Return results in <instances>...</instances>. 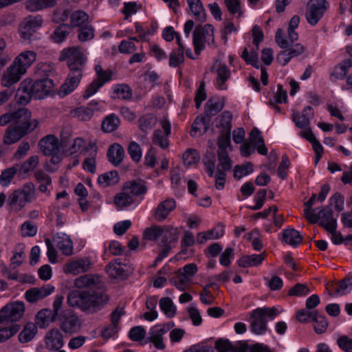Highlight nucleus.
<instances>
[{
    "label": "nucleus",
    "instance_id": "nucleus-1",
    "mask_svg": "<svg viewBox=\"0 0 352 352\" xmlns=\"http://www.w3.org/2000/svg\"><path fill=\"white\" fill-rule=\"evenodd\" d=\"M60 60L65 61L69 73L65 82L60 86L58 95L65 97L74 91L80 84L87 60L85 50L80 47H70L61 52Z\"/></svg>",
    "mask_w": 352,
    "mask_h": 352
},
{
    "label": "nucleus",
    "instance_id": "nucleus-2",
    "mask_svg": "<svg viewBox=\"0 0 352 352\" xmlns=\"http://www.w3.org/2000/svg\"><path fill=\"white\" fill-rule=\"evenodd\" d=\"M10 122L12 124L4 137V142L6 144L16 142L25 134L32 131L38 124L36 120L31 119V112L26 108H20L0 117L1 126H5Z\"/></svg>",
    "mask_w": 352,
    "mask_h": 352
},
{
    "label": "nucleus",
    "instance_id": "nucleus-3",
    "mask_svg": "<svg viewBox=\"0 0 352 352\" xmlns=\"http://www.w3.org/2000/svg\"><path fill=\"white\" fill-rule=\"evenodd\" d=\"M67 304L74 308L80 309L83 311L94 313L108 301V297L102 292L92 293L72 290L67 298Z\"/></svg>",
    "mask_w": 352,
    "mask_h": 352
},
{
    "label": "nucleus",
    "instance_id": "nucleus-4",
    "mask_svg": "<svg viewBox=\"0 0 352 352\" xmlns=\"http://www.w3.org/2000/svg\"><path fill=\"white\" fill-rule=\"evenodd\" d=\"M323 199H309L305 202L304 215L311 223H319L325 230L336 229V220L333 217L332 210L329 208H322L318 212L316 209H311V207L316 205V201Z\"/></svg>",
    "mask_w": 352,
    "mask_h": 352
},
{
    "label": "nucleus",
    "instance_id": "nucleus-5",
    "mask_svg": "<svg viewBox=\"0 0 352 352\" xmlns=\"http://www.w3.org/2000/svg\"><path fill=\"white\" fill-rule=\"evenodd\" d=\"M280 311L276 307H261L252 311L250 318V330L256 335H263L267 330V322L274 320Z\"/></svg>",
    "mask_w": 352,
    "mask_h": 352
},
{
    "label": "nucleus",
    "instance_id": "nucleus-6",
    "mask_svg": "<svg viewBox=\"0 0 352 352\" xmlns=\"http://www.w3.org/2000/svg\"><path fill=\"white\" fill-rule=\"evenodd\" d=\"M214 47V28L210 24L198 25L192 33V44L195 52L199 55L205 48V44Z\"/></svg>",
    "mask_w": 352,
    "mask_h": 352
},
{
    "label": "nucleus",
    "instance_id": "nucleus-7",
    "mask_svg": "<svg viewBox=\"0 0 352 352\" xmlns=\"http://www.w3.org/2000/svg\"><path fill=\"white\" fill-rule=\"evenodd\" d=\"M53 85V81L48 78H45L34 82L29 80H25L21 82V90L32 91L33 98L36 99H42L48 95L51 91Z\"/></svg>",
    "mask_w": 352,
    "mask_h": 352
},
{
    "label": "nucleus",
    "instance_id": "nucleus-8",
    "mask_svg": "<svg viewBox=\"0 0 352 352\" xmlns=\"http://www.w3.org/2000/svg\"><path fill=\"white\" fill-rule=\"evenodd\" d=\"M94 70L96 78L89 85L83 94V98L88 99L98 92V91L112 77V72L109 69L104 70L100 64H97Z\"/></svg>",
    "mask_w": 352,
    "mask_h": 352
},
{
    "label": "nucleus",
    "instance_id": "nucleus-9",
    "mask_svg": "<svg viewBox=\"0 0 352 352\" xmlns=\"http://www.w3.org/2000/svg\"><path fill=\"white\" fill-rule=\"evenodd\" d=\"M43 23V19L41 15H29L26 16L19 26V34L23 42H30L34 33Z\"/></svg>",
    "mask_w": 352,
    "mask_h": 352
},
{
    "label": "nucleus",
    "instance_id": "nucleus-10",
    "mask_svg": "<svg viewBox=\"0 0 352 352\" xmlns=\"http://www.w3.org/2000/svg\"><path fill=\"white\" fill-rule=\"evenodd\" d=\"M328 5L327 0H309L305 12L307 23L316 25L327 11Z\"/></svg>",
    "mask_w": 352,
    "mask_h": 352
},
{
    "label": "nucleus",
    "instance_id": "nucleus-11",
    "mask_svg": "<svg viewBox=\"0 0 352 352\" xmlns=\"http://www.w3.org/2000/svg\"><path fill=\"white\" fill-rule=\"evenodd\" d=\"M60 322V327L66 333L77 332L81 325L78 315L72 310H65L58 318Z\"/></svg>",
    "mask_w": 352,
    "mask_h": 352
},
{
    "label": "nucleus",
    "instance_id": "nucleus-12",
    "mask_svg": "<svg viewBox=\"0 0 352 352\" xmlns=\"http://www.w3.org/2000/svg\"><path fill=\"white\" fill-rule=\"evenodd\" d=\"M147 191L146 183L143 180H131L123 184L122 191L114 198H129L132 196H142Z\"/></svg>",
    "mask_w": 352,
    "mask_h": 352
},
{
    "label": "nucleus",
    "instance_id": "nucleus-13",
    "mask_svg": "<svg viewBox=\"0 0 352 352\" xmlns=\"http://www.w3.org/2000/svg\"><path fill=\"white\" fill-rule=\"evenodd\" d=\"M163 131L160 129L155 130L153 133L152 142L162 149H166L169 146V135L171 132L170 122L166 118H164L160 122Z\"/></svg>",
    "mask_w": 352,
    "mask_h": 352
},
{
    "label": "nucleus",
    "instance_id": "nucleus-14",
    "mask_svg": "<svg viewBox=\"0 0 352 352\" xmlns=\"http://www.w3.org/2000/svg\"><path fill=\"white\" fill-rule=\"evenodd\" d=\"M211 69L217 74L214 82L216 88L219 90H226L228 89L226 82L231 76L230 69L225 63L221 60H216Z\"/></svg>",
    "mask_w": 352,
    "mask_h": 352
},
{
    "label": "nucleus",
    "instance_id": "nucleus-15",
    "mask_svg": "<svg viewBox=\"0 0 352 352\" xmlns=\"http://www.w3.org/2000/svg\"><path fill=\"white\" fill-rule=\"evenodd\" d=\"M93 265L89 257H82L76 260H72L65 264L64 272L66 274L76 275L89 271Z\"/></svg>",
    "mask_w": 352,
    "mask_h": 352
},
{
    "label": "nucleus",
    "instance_id": "nucleus-16",
    "mask_svg": "<svg viewBox=\"0 0 352 352\" xmlns=\"http://www.w3.org/2000/svg\"><path fill=\"white\" fill-rule=\"evenodd\" d=\"M283 32L281 29H278L275 36V40L279 47L285 49L290 58L298 56L305 51L304 47L300 44H290V43L283 38Z\"/></svg>",
    "mask_w": 352,
    "mask_h": 352
},
{
    "label": "nucleus",
    "instance_id": "nucleus-17",
    "mask_svg": "<svg viewBox=\"0 0 352 352\" xmlns=\"http://www.w3.org/2000/svg\"><path fill=\"white\" fill-rule=\"evenodd\" d=\"M25 74L12 63L3 73L1 79V85L10 87L18 82Z\"/></svg>",
    "mask_w": 352,
    "mask_h": 352
},
{
    "label": "nucleus",
    "instance_id": "nucleus-18",
    "mask_svg": "<svg viewBox=\"0 0 352 352\" xmlns=\"http://www.w3.org/2000/svg\"><path fill=\"white\" fill-rule=\"evenodd\" d=\"M24 311V303L22 302H15L3 307L1 310V313L2 315H4L8 322L11 324L14 321L19 320L23 315Z\"/></svg>",
    "mask_w": 352,
    "mask_h": 352
},
{
    "label": "nucleus",
    "instance_id": "nucleus-19",
    "mask_svg": "<svg viewBox=\"0 0 352 352\" xmlns=\"http://www.w3.org/2000/svg\"><path fill=\"white\" fill-rule=\"evenodd\" d=\"M38 146L41 151L45 155L50 156L51 155L58 154L61 145L56 136L54 135H47L39 141Z\"/></svg>",
    "mask_w": 352,
    "mask_h": 352
},
{
    "label": "nucleus",
    "instance_id": "nucleus-20",
    "mask_svg": "<svg viewBox=\"0 0 352 352\" xmlns=\"http://www.w3.org/2000/svg\"><path fill=\"white\" fill-rule=\"evenodd\" d=\"M60 145L63 149L70 154L81 152L83 155H87L86 148L88 146V144L81 138H74L70 144H69L68 140L65 137L62 136Z\"/></svg>",
    "mask_w": 352,
    "mask_h": 352
},
{
    "label": "nucleus",
    "instance_id": "nucleus-21",
    "mask_svg": "<svg viewBox=\"0 0 352 352\" xmlns=\"http://www.w3.org/2000/svg\"><path fill=\"white\" fill-rule=\"evenodd\" d=\"M56 247L65 256H70L73 253V242L70 237L65 233L58 232L52 237Z\"/></svg>",
    "mask_w": 352,
    "mask_h": 352
},
{
    "label": "nucleus",
    "instance_id": "nucleus-22",
    "mask_svg": "<svg viewBox=\"0 0 352 352\" xmlns=\"http://www.w3.org/2000/svg\"><path fill=\"white\" fill-rule=\"evenodd\" d=\"M46 348L50 351H57L63 346V338L61 332L57 329H50L45 336Z\"/></svg>",
    "mask_w": 352,
    "mask_h": 352
},
{
    "label": "nucleus",
    "instance_id": "nucleus-23",
    "mask_svg": "<svg viewBox=\"0 0 352 352\" xmlns=\"http://www.w3.org/2000/svg\"><path fill=\"white\" fill-rule=\"evenodd\" d=\"M314 109L311 106H307L302 110V114L294 111L292 113V120L296 126L300 129H306L309 126L310 120L314 117Z\"/></svg>",
    "mask_w": 352,
    "mask_h": 352
},
{
    "label": "nucleus",
    "instance_id": "nucleus-24",
    "mask_svg": "<svg viewBox=\"0 0 352 352\" xmlns=\"http://www.w3.org/2000/svg\"><path fill=\"white\" fill-rule=\"evenodd\" d=\"M87 155L82 164L84 170L91 173H94L96 170V157H97V146L95 143H88L86 148Z\"/></svg>",
    "mask_w": 352,
    "mask_h": 352
},
{
    "label": "nucleus",
    "instance_id": "nucleus-25",
    "mask_svg": "<svg viewBox=\"0 0 352 352\" xmlns=\"http://www.w3.org/2000/svg\"><path fill=\"white\" fill-rule=\"evenodd\" d=\"M36 59V54L34 51L28 50L20 53L12 63L25 74Z\"/></svg>",
    "mask_w": 352,
    "mask_h": 352
},
{
    "label": "nucleus",
    "instance_id": "nucleus-26",
    "mask_svg": "<svg viewBox=\"0 0 352 352\" xmlns=\"http://www.w3.org/2000/svg\"><path fill=\"white\" fill-rule=\"evenodd\" d=\"M100 276L96 274H85L74 280V285L79 289L99 287L101 284Z\"/></svg>",
    "mask_w": 352,
    "mask_h": 352
},
{
    "label": "nucleus",
    "instance_id": "nucleus-27",
    "mask_svg": "<svg viewBox=\"0 0 352 352\" xmlns=\"http://www.w3.org/2000/svg\"><path fill=\"white\" fill-rule=\"evenodd\" d=\"M166 333V329L161 327V324H157L150 329L148 339L156 349L163 350L166 347L164 343V335Z\"/></svg>",
    "mask_w": 352,
    "mask_h": 352
},
{
    "label": "nucleus",
    "instance_id": "nucleus-28",
    "mask_svg": "<svg viewBox=\"0 0 352 352\" xmlns=\"http://www.w3.org/2000/svg\"><path fill=\"white\" fill-rule=\"evenodd\" d=\"M215 348L218 352H245L247 349V344L245 342H239L234 345L227 339H219L216 341Z\"/></svg>",
    "mask_w": 352,
    "mask_h": 352
},
{
    "label": "nucleus",
    "instance_id": "nucleus-29",
    "mask_svg": "<svg viewBox=\"0 0 352 352\" xmlns=\"http://www.w3.org/2000/svg\"><path fill=\"white\" fill-rule=\"evenodd\" d=\"M19 331V326L10 324L4 315L0 312V342L12 337Z\"/></svg>",
    "mask_w": 352,
    "mask_h": 352
},
{
    "label": "nucleus",
    "instance_id": "nucleus-30",
    "mask_svg": "<svg viewBox=\"0 0 352 352\" xmlns=\"http://www.w3.org/2000/svg\"><path fill=\"white\" fill-rule=\"evenodd\" d=\"M54 290V287L47 285L41 288H34L26 291L25 295V298L30 302H36L43 299L51 294Z\"/></svg>",
    "mask_w": 352,
    "mask_h": 352
},
{
    "label": "nucleus",
    "instance_id": "nucleus-31",
    "mask_svg": "<svg viewBox=\"0 0 352 352\" xmlns=\"http://www.w3.org/2000/svg\"><path fill=\"white\" fill-rule=\"evenodd\" d=\"M175 206L176 203L174 199H164L156 208L154 212L155 219L160 222L163 221Z\"/></svg>",
    "mask_w": 352,
    "mask_h": 352
},
{
    "label": "nucleus",
    "instance_id": "nucleus-32",
    "mask_svg": "<svg viewBox=\"0 0 352 352\" xmlns=\"http://www.w3.org/2000/svg\"><path fill=\"white\" fill-rule=\"evenodd\" d=\"M57 5V0H26L25 8L32 12L52 8Z\"/></svg>",
    "mask_w": 352,
    "mask_h": 352
},
{
    "label": "nucleus",
    "instance_id": "nucleus-33",
    "mask_svg": "<svg viewBox=\"0 0 352 352\" xmlns=\"http://www.w3.org/2000/svg\"><path fill=\"white\" fill-rule=\"evenodd\" d=\"M56 318L50 309H43L36 315L35 324L40 329L46 328L51 322H55Z\"/></svg>",
    "mask_w": 352,
    "mask_h": 352
},
{
    "label": "nucleus",
    "instance_id": "nucleus-34",
    "mask_svg": "<svg viewBox=\"0 0 352 352\" xmlns=\"http://www.w3.org/2000/svg\"><path fill=\"white\" fill-rule=\"evenodd\" d=\"M210 123V120L206 116H197L192 125L190 135L197 137L204 134L209 128Z\"/></svg>",
    "mask_w": 352,
    "mask_h": 352
},
{
    "label": "nucleus",
    "instance_id": "nucleus-35",
    "mask_svg": "<svg viewBox=\"0 0 352 352\" xmlns=\"http://www.w3.org/2000/svg\"><path fill=\"white\" fill-rule=\"evenodd\" d=\"M109 161L117 166L120 164L124 156L123 147L117 143L111 145L107 151Z\"/></svg>",
    "mask_w": 352,
    "mask_h": 352
},
{
    "label": "nucleus",
    "instance_id": "nucleus-36",
    "mask_svg": "<svg viewBox=\"0 0 352 352\" xmlns=\"http://www.w3.org/2000/svg\"><path fill=\"white\" fill-rule=\"evenodd\" d=\"M224 106L223 99L219 98H210L205 106L204 116L211 120V117L219 113Z\"/></svg>",
    "mask_w": 352,
    "mask_h": 352
},
{
    "label": "nucleus",
    "instance_id": "nucleus-37",
    "mask_svg": "<svg viewBox=\"0 0 352 352\" xmlns=\"http://www.w3.org/2000/svg\"><path fill=\"white\" fill-rule=\"evenodd\" d=\"M265 254L245 255L238 260V265L242 267L258 266L265 259Z\"/></svg>",
    "mask_w": 352,
    "mask_h": 352
},
{
    "label": "nucleus",
    "instance_id": "nucleus-38",
    "mask_svg": "<svg viewBox=\"0 0 352 352\" xmlns=\"http://www.w3.org/2000/svg\"><path fill=\"white\" fill-rule=\"evenodd\" d=\"M351 67L352 59L344 60L341 64L335 67L333 72L330 76L331 80L335 82L338 79L344 78Z\"/></svg>",
    "mask_w": 352,
    "mask_h": 352
},
{
    "label": "nucleus",
    "instance_id": "nucleus-39",
    "mask_svg": "<svg viewBox=\"0 0 352 352\" xmlns=\"http://www.w3.org/2000/svg\"><path fill=\"white\" fill-rule=\"evenodd\" d=\"M119 175L116 170H111L101 174L98 177V184L103 188L118 183Z\"/></svg>",
    "mask_w": 352,
    "mask_h": 352
},
{
    "label": "nucleus",
    "instance_id": "nucleus-40",
    "mask_svg": "<svg viewBox=\"0 0 352 352\" xmlns=\"http://www.w3.org/2000/svg\"><path fill=\"white\" fill-rule=\"evenodd\" d=\"M188 7L197 20L206 21V10L200 0H186Z\"/></svg>",
    "mask_w": 352,
    "mask_h": 352
},
{
    "label": "nucleus",
    "instance_id": "nucleus-41",
    "mask_svg": "<svg viewBox=\"0 0 352 352\" xmlns=\"http://www.w3.org/2000/svg\"><path fill=\"white\" fill-rule=\"evenodd\" d=\"M164 233L161 243L170 244L175 246L179 239V230L177 228L170 226H164Z\"/></svg>",
    "mask_w": 352,
    "mask_h": 352
},
{
    "label": "nucleus",
    "instance_id": "nucleus-42",
    "mask_svg": "<svg viewBox=\"0 0 352 352\" xmlns=\"http://www.w3.org/2000/svg\"><path fill=\"white\" fill-rule=\"evenodd\" d=\"M283 239L287 244L296 247L301 243L302 237L298 230L290 228L283 231Z\"/></svg>",
    "mask_w": 352,
    "mask_h": 352
},
{
    "label": "nucleus",
    "instance_id": "nucleus-43",
    "mask_svg": "<svg viewBox=\"0 0 352 352\" xmlns=\"http://www.w3.org/2000/svg\"><path fill=\"white\" fill-rule=\"evenodd\" d=\"M89 15L82 10L74 11L70 14V26L71 28L81 27L86 25L89 21Z\"/></svg>",
    "mask_w": 352,
    "mask_h": 352
},
{
    "label": "nucleus",
    "instance_id": "nucleus-44",
    "mask_svg": "<svg viewBox=\"0 0 352 352\" xmlns=\"http://www.w3.org/2000/svg\"><path fill=\"white\" fill-rule=\"evenodd\" d=\"M331 289L334 295L342 296L348 294L352 290V277H347L338 284L333 285Z\"/></svg>",
    "mask_w": 352,
    "mask_h": 352
},
{
    "label": "nucleus",
    "instance_id": "nucleus-45",
    "mask_svg": "<svg viewBox=\"0 0 352 352\" xmlns=\"http://www.w3.org/2000/svg\"><path fill=\"white\" fill-rule=\"evenodd\" d=\"M107 273L109 276L113 278L122 277L124 275V265L118 262V260H115L109 263L106 267Z\"/></svg>",
    "mask_w": 352,
    "mask_h": 352
},
{
    "label": "nucleus",
    "instance_id": "nucleus-46",
    "mask_svg": "<svg viewBox=\"0 0 352 352\" xmlns=\"http://www.w3.org/2000/svg\"><path fill=\"white\" fill-rule=\"evenodd\" d=\"M37 333V326L34 323L26 324L22 331L19 335V340L21 343L30 341Z\"/></svg>",
    "mask_w": 352,
    "mask_h": 352
},
{
    "label": "nucleus",
    "instance_id": "nucleus-47",
    "mask_svg": "<svg viewBox=\"0 0 352 352\" xmlns=\"http://www.w3.org/2000/svg\"><path fill=\"white\" fill-rule=\"evenodd\" d=\"M120 120L115 114L107 116L102 123V129L103 131L110 133L114 131L119 126Z\"/></svg>",
    "mask_w": 352,
    "mask_h": 352
},
{
    "label": "nucleus",
    "instance_id": "nucleus-48",
    "mask_svg": "<svg viewBox=\"0 0 352 352\" xmlns=\"http://www.w3.org/2000/svg\"><path fill=\"white\" fill-rule=\"evenodd\" d=\"M157 119L153 114H146L138 120L139 127L143 132L151 130L157 124Z\"/></svg>",
    "mask_w": 352,
    "mask_h": 352
},
{
    "label": "nucleus",
    "instance_id": "nucleus-49",
    "mask_svg": "<svg viewBox=\"0 0 352 352\" xmlns=\"http://www.w3.org/2000/svg\"><path fill=\"white\" fill-rule=\"evenodd\" d=\"M71 31V26L68 24L63 23L56 28L53 34L52 35V37L54 42L61 43L65 40Z\"/></svg>",
    "mask_w": 352,
    "mask_h": 352
},
{
    "label": "nucleus",
    "instance_id": "nucleus-50",
    "mask_svg": "<svg viewBox=\"0 0 352 352\" xmlns=\"http://www.w3.org/2000/svg\"><path fill=\"white\" fill-rule=\"evenodd\" d=\"M38 164V157L36 155L31 156L21 165H18L19 175L23 176L30 171L33 170Z\"/></svg>",
    "mask_w": 352,
    "mask_h": 352
},
{
    "label": "nucleus",
    "instance_id": "nucleus-51",
    "mask_svg": "<svg viewBox=\"0 0 352 352\" xmlns=\"http://www.w3.org/2000/svg\"><path fill=\"white\" fill-rule=\"evenodd\" d=\"M160 307L162 312L168 317L172 318L175 315L176 307L173 300L168 297H164L160 300Z\"/></svg>",
    "mask_w": 352,
    "mask_h": 352
},
{
    "label": "nucleus",
    "instance_id": "nucleus-52",
    "mask_svg": "<svg viewBox=\"0 0 352 352\" xmlns=\"http://www.w3.org/2000/svg\"><path fill=\"white\" fill-rule=\"evenodd\" d=\"M217 154L219 160L217 172L225 173L226 171L230 170L232 164L228 152L221 151H218Z\"/></svg>",
    "mask_w": 352,
    "mask_h": 352
},
{
    "label": "nucleus",
    "instance_id": "nucleus-53",
    "mask_svg": "<svg viewBox=\"0 0 352 352\" xmlns=\"http://www.w3.org/2000/svg\"><path fill=\"white\" fill-rule=\"evenodd\" d=\"M164 233V226H153L150 228L145 229L143 234V236L144 239L146 240L156 241L160 236H162Z\"/></svg>",
    "mask_w": 352,
    "mask_h": 352
},
{
    "label": "nucleus",
    "instance_id": "nucleus-54",
    "mask_svg": "<svg viewBox=\"0 0 352 352\" xmlns=\"http://www.w3.org/2000/svg\"><path fill=\"white\" fill-rule=\"evenodd\" d=\"M232 116L230 111H224L222 114L218 117V122L217 126L222 128L223 132L230 133L232 124Z\"/></svg>",
    "mask_w": 352,
    "mask_h": 352
},
{
    "label": "nucleus",
    "instance_id": "nucleus-55",
    "mask_svg": "<svg viewBox=\"0 0 352 352\" xmlns=\"http://www.w3.org/2000/svg\"><path fill=\"white\" fill-rule=\"evenodd\" d=\"M256 48L255 50H251L250 52L247 48H245L241 53V58L250 65H252L256 68H259L260 63L258 59V53Z\"/></svg>",
    "mask_w": 352,
    "mask_h": 352
},
{
    "label": "nucleus",
    "instance_id": "nucleus-56",
    "mask_svg": "<svg viewBox=\"0 0 352 352\" xmlns=\"http://www.w3.org/2000/svg\"><path fill=\"white\" fill-rule=\"evenodd\" d=\"M18 171V164L3 170L0 175V184L8 185Z\"/></svg>",
    "mask_w": 352,
    "mask_h": 352
},
{
    "label": "nucleus",
    "instance_id": "nucleus-57",
    "mask_svg": "<svg viewBox=\"0 0 352 352\" xmlns=\"http://www.w3.org/2000/svg\"><path fill=\"white\" fill-rule=\"evenodd\" d=\"M34 186L32 183H27L22 188L15 190L11 198H30L34 195Z\"/></svg>",
    "mask_w": 352,
    "mask_h": 352
},
{
    "label": "nucleus",
    "instance_id": "nucleus-58",
    "mask_svg": "<svg viewBox=\"0 0 352 352\" xmlns=\"http://www.w3.org/2000/svg\"><path fill=\"white\" fill-rule=\"evenodd\" d=\"M113 93L119 99H129L131 97L132 93L130 87L125 84L116 85L113 87Z\"/></svg>",
    "mask_w": 352,
    "mask_h": 352
},
{
    "label": "nucleus",
    "instance_id": "nucleus-59",
    "mask_svg": "<svg viewBox=\"0 0 352 352\" xmlns=\"http://www.w3.org/2000/svg\"><path fill=\"white\" fill-rule=\"evenodd\" d=\"M94 114V109L87 107H80L76 108L73 111V116L77 118L80 120H88Z\"/></svg>",
    "mask_w": 352,
    "mask_h": 352
},
{
    "label": "nucleus",
    "instance_id": "nucleus-60",
    "mask_svg": "<svg viewBox=\"0 0 352 352\" xmlns=\"http://www.w3.org/2000/svg\"><path fill=\"white\" fill-rule=\"evenodd\" d=\"M199 160V154L195 149H188L183 155L184 163L187 166L197 164Z\"/></svg>",
    "mask_w": 352,
    "mask_h": 352
},
{
    "label": "nucleus",
    "instance_id": "nucleus-61",
    "mask_svg": "<svg viewBox=\"0 0 352 352\" xmlns=\"http://www.w3.org/2000/svg\"><path fill=\"white\" fill-rule=\"evenodd\" d=\"M252 172V164L250 162L241 166L237 165L234 169V177L236 179H240Z\"/></svg>",
    "mask_w": 352,
    "mask_h": 352
},
{
    "label": "nucleus",
    "instance_id": "nucleus-62",
    "mask_svg": "<svg viewBox=\"0 0 352 352\" xmlns=\"http://www.w3.org/2000/svg\"><path fill=\"white\" fill-rule=\"evenodd\" d=\"M225 3L230 14L236 15L237 17L243 16L240 0H225Z\"/></svg>",
    "mask_w": 352,
    "mask_h": 352
},
{
    "label": "nucleus",
    "instance_id": "nucleus-63",
    "mask_svg": "<svg viewBox=\"0 0 352 352\" xmlns=\"http://www.w3.org/2000/svg\"><path fill=\"white\" fill-rule=\"evenodd\" d=\"M313 321L315 322L314 330L316 333L318 334L323 333L329 325V322L326 317L323 315H319L317 314Z\"/></svg>",
    "mask_w": 352,
    "mask_h": 352
},
{
    "label": "nucleus",
    "instance_id": "nucleus-64",
    "mask_svg": "<svg viewBox=\"0 0 352 352\" xmlns=\"http://www.w3.org/2000/svg\"><path fill=\"white\" fill-rule=\"evenodd\" d=\"M94 36V28L89 24L80 27L78 38L80 41H87L91 40Z\"/></svg>",
    "mask_w": 352,
    "mask_h": 352
}]
</instances>
